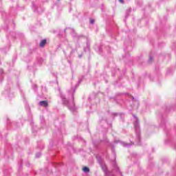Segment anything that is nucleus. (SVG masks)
Here are the masks:
<instances>
[{
	"mask_svg": "<svg viewBox=\"0 0 176 176\" xmlns=\"http://www.w3.org/2000/svg\"><path fill=\"white\" fill-rule=\"evenodd\" d=\"M61 98H62V101H63V104H65V105H68V100H67V99H65V96L61 95Z\"/></svg>",
	"mask_w": 176,
	"mask_h": 176,
	"instance_id": "1",
	"label": "nucleus"
},
{
	"mask_svg": "<svg viewBox=\"0 0 176 176\" xmlns=\"http://www.w3.org/2000/svg\"><path fill=\"white\" fill-rule=\"evenodd\" d=\"M41 107H47V101H41L39 102Z\"/></svg>",
	"mask_w": 176,
	"mask_h": 176,
	"instance_id": "2",
	"label": "nucleus"
},
{
	"mask_svg": "<svg viewBox=\"0 0 176 176\" xmlns=\"http://www.w3.org/2000/svg\"><path fill=\"white\" fill-rule=\"evenodd\" d=\"M68 107L70 109V111H72V112H74V111H75L76 109L75 104L74 103L72 104V107H69V105H68Z\"/></svg>",
	"mask_w": 176,
	"mask_h": 176,
	"instance_id": "3",
	"label": "nucleus"
},
{
	"mask_svg": "<svg viewBox=\"0 0 176 176\" xmlns=\"http://www.w3.org/2000/svg\"><path fill=\"white\" fill-rule=\"evenodd\" d=\"M45 45H46V40H43L40 43L41 47H43V46H45Z\"/></svg>",
	"mask_w": 176,
	"mask_h": 176,
	"instance_id": "4",
	"label": "nucleus"
},
{
	"mask_svg": "<svg viewBox=\"0 0 176 176\" xmlns=\"http://www.w3.org/2000/svg\"><path fill=\"white\" fill-rule=\"evenodd\" d=\"M82 171L84 172V173H89V171H90V169H89V168H87V167H84L83 168H82Z\"/></svg>",
	"mask_w": 176,
	"mask_h": 176,
	"instance_id": "5",
	"label": "nucleus"
},
{
	"mask_svg": "<svg viewBox=\"0 0 176 176\" xmlns=\"http://www.w3.org/2000/svg\"><path fill=\"white\" fill-rule=\"evenodd\" d=\"M135 129H136V130H138V121H136V123L135 124Z\"/></svg>",
	"mask_w": 176,
	"mask_h": 176,
	"instance_id": "6",
	"label": "nucleus"
},
{
	"mask_svg": "<svg viewBox=\"0 0 176 176\" xmlns=\"http://www.w3.org/2000/svg\"><path fill=\"white\" fill-rule=\"evenodd\" d=\"M122 144L123 145V146H129L127 143H125V142H122Z\"/></svg>",
	"mask_w": 176,
	"mask_h": 176,
	"instance_id": "7",
	"label": "nucleus"
},
{
	"mask_svg": "<svg viewBox=\"0 0 176 176\" xmlns=\"http://www.w3.org/2000/svg\"><path fill=\"white\" fill-rule=\"evenodd\" d=\"M90 23L94 24V19H90Z\"/></svg>",
	"mask_w": 176,
	"mask_h": 176,
	"instance_id": "8",
	"label": "nucleus"
},
{
	"mask_svg": "<svg viewBox=\"0 0 176 176\" xmlns=\"http://www.w3.org/2000/svg\"><path fill=\"white\" fill-rule=\"evenodd\" d=\"M36 157H39V156H41V153H37V154L36 155Z\"/></svg>",
	"mask_w": 176,
	"mask_h": 176,
	"instance_id": "9",
	"label": "nucleus"
},
{
	"mask_svg": "<svg viewBox=\"0 0 176 176\" xmlns=\"http://www.w3.org/2000/svg\"><path fill=\"white\" fill-rule=\"evenodd\" d=\"M119 2H120V3H123V0H119Z\"/></svg>",
	"mask_w": 176,
	"mask_h": 176,
	"instance_id": "10",
	"label": "nucleus"
},
{
	"mask_svg": "<svg viewBox=\"0 0 176 176\" xmlns=\"http://www.w3.org/2000/svg\"><path fill=\"white\" fill-rule=\"evenodd\" d=\"M150 60H152V57H150Z\"/></svg>",
	"mask_w": 176,
	"mask_h": 176,
	"instance_id": "11",
	"label": "nucleus"
}]
</instances>
